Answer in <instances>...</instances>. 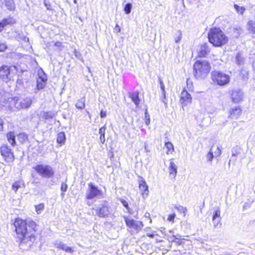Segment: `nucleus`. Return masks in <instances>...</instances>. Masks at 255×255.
Instances as JSON below:
<instances>
[{
  "label": "nucleus",
  "instance_id": "f257e3e1",
  "mask_svg": "<svg viewBox=\"0 0 255 255\" xmlns=\"http://www.w3.org/2000/svg\"><path fill=\"white\" fill-rule=\"evenodd\" d=\"M13 225L20 242V248L25 251L29 250L36 239L34 234L37 227L36 223L29 219L23 220L18 218Z\"/></svg>",
  "mask_w": 255,
  "mask_h": 255
},
{
  "label": "nucleus",
  "instance_id": "f03ea898",
  "mask_svg": "<svg viewBox=\"0 0 255 255\" xmlns=\"http://www.w3.org/2000/svg\"><path fill=\"white\" fill-rule=\"evenodd\" d=\"M208 37L209 42L216 47H221L226 44L228 40L225 33L218 28L211 29Z\"/></svg>",
  "mask_w": 255,
  "mask_h": 255
},
{
  "label": "nucleus",
  "instance_id": "7ed1b4c3",
  "mask_svg": "<svg viewBox=\"0 0 255 255\" xmlns=\"http://www.w3.org/2000/svg\"><path fill=\"white\" fill-rule=\"evenodd\" d=\"M210 69L211 66L208 61L197 60L193 65L194 77L197 80H203L206 77Z\"/></svg>",
  "mask_w": 255,
  "mask_h": 255
},
{
  "label": "nucleus",
  "instance_id": "20e7f679",
  "mask_svg": "<svg viewBox=\"0 0 255 255\" xmlns=\"http://www.w3.org/2000/svg\"><path fill=\"white\" fill-rule=\"evenodd\" d=\"M16 71V67L14 65H2L0 67V79L6 83L13 81Z\"/></svg>",
  "mask_w": 255,
  "mask_h": 255
},
{
  "label": "nucleus",
  "instance_id": "39448f33",
  "mask_svg": "<svg viewBox=\"0 0 255 255\" xmlns=\"http://www.w3.org/2000/svg\"><path fill=\"white\" fill-rule=\"evenodd\" d=\"M211 79L217 85L223 86L230 81V76L221 71L214 70L211 72Z\"/></svg>",
  "mask_w": 255,
  "mask_h": 255
},
{
  "label": "nucleus",
  "instance_id": "423d86ee",
  "mask_svg": "<svg viewBox=\"0 0 255 255\" xmlns=\"http://www.w3.org/2000/svg\"><path fill=\"white\" fill-rule=\"evenodd\" d=\"M33 169L39 175L45 178H51L55 173L53 168L47 164H39L33 167Z\"/></svg>",
  "mask_w": 255,
  "mask_h": 255
},
{
  "label": "nucleus",
  "instance_id": "0eeeda50",
  "mask_svg": "<svg viewBox=\"0 0 255 255\" xmlns=\"http://www.w3.org/2000/svg\"><path fill=\"white\" fill-rule=\"evenodd\" d=\"M1 156L7 163H11L14 160V155L11 148L5 144H3L0 148Z\"/></svg>",
  "mask_w": 255,
  "mask_h": 255
},
{
  "label": "nucleus",
  "instance_id": "6e6552de",
  "mask_svg": "<svg viewBox=\"0 0 255 255\" xmlns=\"http://www.w3.org/2000/svg\"><path fill=\"white\" fill-rule=\"evenodd\" d=\"M88 186L89 188L86 193V198L87 199H92L102 195V191L92 183H90Z\"/></svg>",
  "mask_w": 255,
  "mask_h": 255
},
{
  "label": "nucleus",
  "instance_id": "1a4fd4ad",
  "mask_svg": "<svg viewBox=\"0 0 255 255\" xmlns=\"http://www.w3.org/2000/svg\"><path fill=\"white\" fill-rule=\"evenodd\" d=\"M32 100L31 97L25 98L17 97V110L27 109L32 104Z\"/></svg>",
  "mask_w": 255,
  "mask_h": 255
},
{
  "label": "nucleus",
  "instance_id": "9d476101",
  "mask_svg": "<svg viewBox=\"0 0 255 255\" xmlns=\"http://www.w3.org/2000/svg\"><path fill=\"white\" fill-rule=\"evenodd\" d=\"M124 219L128 227L133 228L136 231H140L143 226L142 222L135 221L131 218L124 217Z\"/></svg>",
  "mask_w": 255,
  "mask_h": 255
},
{
  "label": "nucleus",
  "instance_id": "9b49d317",
  "mask_svg": "<svg viewBox=\"0 0 255 255\" xmlns=\"http://www.w3.org/2000/svg\"><path fill=\"white\" fill-rule=\"evenodd\" d=\"M96 214L100 218H105L109 214V207L105 205L102 204L95 209Z\"/></svg>",
  "mask_w": 255,
  "mask_h": 255
},
{
  "label": "nucleus",
  "instance_id": "f8f14e48",
  "mask_svg": "<svg viewBox=\"0 0 255 255\" xmlns=\"http://www.w3.org/2000/svg\"><path fill=\"white\" fill-rule=\"evenodd\" d=\"M231 98L232 101L235 103L241 102L243 98V92L240 89H236L232 91Z\"/></svg>",
  "mask_w": 255,
  "mask_h": 255
},
{
  "label": "nucleus",
  "instance_id": "ddd939ff",
  "mask_svg": "<svg viewBox=\"0 0 255 255\" xmlns=\"http://www.w3.org/2000/svg\"><path fill=\"white\" fill-rule=\"evenodd\" d=\"M191 95L186 90H183L181 93L180 102L183 106H186L191 102Z\"/></svg>",
  "mask_w": 255,
  "mask_h": 255
},
{
  "label": "nucleus",
  "instance_id": "4468645a",
  "mask_svg": "<svg viewBox=\"0 0 255 255\" xmlns=\"http://www.w3.org/2000/svg\"><path fill=\"white\" fill-rule=\"evenodd\" d=\"M139 189L142 195L143 198L147 197L149 192L148 187L145 181L142 178L139 182Z\"/></svg>",
  "mask_w": 255,
  "mask_h": 255
},
{
  "label": "nucleus",
  "instance_id": "2eb2a0df",
  "mask_svg": "<svg viewBox=\"0 0 255 255\" xmlns=\"http://www.w3.org/2000/svg\"><path fill=\"white\" fill-rule=\"evenodd\" d=\"M47 82V78L46 77L45 75L43 74L42 76H40L39 75V77L37 79L36 81V88L37 91H39L41 89H43L46 84Z\"/></svg>",
  "mask_w": 255,
  "mask_h": 255
},
{
  "label": "nucleus",
  "instance_id": "dca6fc26",
  "mask_svg": "<svg viewBox=\"0 0 255 255\" xmlns=\"http://www.w3.org/2000/svg\"><path fill=\"white\" fill-rule=\"evenodd\" d=\"M210 52L209 48L206 43L201 44L198 50V56L200 57H205Z\"/></svg>",
  "mask_w": 255,
  "mask_h": 255
},
{
  "label": "nucleus",
  "instance_id": "f3484780",
  "mask_svg": "<svg viewBox=\"0 0 255 255\" xmlns=\"http://www.w3.org/2000/svg\"><path fill=\"white\" fill-rule=\"evenodd\" d=\"M230 117L233 119H237L241 114L242 110L240 106H236L230 110Z\"/></svg>",
  "mask_w": 255,
  "mask_h": 255
},
{
  "label": "nucleus",
  "instance_id": "a211bd4d",
  "mask_svg": "<svg viewBox=\"0 0 255 255\" xmlns=\"http://www.w3.org/2000/svg\"><path fill=\"white\" fill-rule=\"evenodd\" d=\"M248 30L253 38H255V15L247 23Z\"/></svg>",
  "mask_w": 255,
  "mask_h": 255
},
{
  "label": "nucleus",
  "instance_id": "6ab92c4d",
  "mask_svg": "<svg viewBox=\"0 0 255 255\" xmlns=\"http://www.w3.org/2000/svg\"><path fill=\"white\" fill-rule=\"evenodd\" d=\"M139 92L136 91L135 93H129V97L131 99V101L134 103L136 107H138L140 101L139 98Z\"/></svg>",
  "mask_w": 255,
  "mask_h": 255
},
{
  "label": "nucleus",
  "instance_id": "aec40b11",
  "mask_svg": "<svg viewBox=\"0 0 255 255\" xmlns=\"http://www.w3.org/2000/svg\"><path fill=\"white\" fill-rule=\"evenodd\" d=\"M177 167L175 163L171 161L170 162V165L169 166V173L170 176H172L173 178H175L177 174Z\"/></svg>",
  "mask_w": 255,
  "mask_h": 255
},
{
  "label": "nucleus",
  "instance_id": "412c9836",
  "mask_svg": "<svg viewBox=\"0 0 255 255\" xmlns=\"http://www.w3.org/2000/svg\"><path fill=\"white\" fill-rule=\"evenodd\" d=\"M7 139L12 146L16 145L15 135L13 132H9L6 134Z\"/></svg>",
  "mask_w": 255,
  "mask_h": 255
},
{
  "label": "nucleus",
  "instance_id": "4be33fe9",
  "mask_svg": "<svg viewBox=\"0 0 255 255\" xmlns=\"http://www.w3.org/2000/svg\"><path fill=\"white\" fill-rule=\"evenodd\" d=\"M12 97H8V98H3L1 101H0V105L4 107L5 109H8L9 107V104L10 103V100L11 99Z\"/></svg>",
  "mask_w": 255,
  "mask_h": 255
},
{
  "label": "nucleus",
  "instance_id": "5701e85b",
  "mask_svg": "<svg viewBox=\"0 0 255 255\" xmlns=\"http://www.w3.org/2000/svg\"><path fill=\"white\" fill-rule=\"evenodd\" d=\"M10 100V103L8 110H17V97H12Z\"/></svg>",
  "mask_w": 255,
  "mask_h": 255
},
{
  "label": "nucleus",
  "instance_id": "b1692460",
  "mask_svg": "<svg viewBox=\"0 0 255 255\" xmlns=\"http://www.w3.org/2000/svg\"><path fill=\"white\" fill-rule=\"evenodd\" d=\"M65 134L64 132L61 131L57 134V142L59 144H64L65 142Z\"/></svg>",
  "mask_w": 255,
  "mask_h": 255
},
{
  "label": "nucleus",
  "instance_id": "393cba45",
  "mask_svg": "<svg viewBox=\"0 0 255 255\" xmlns=\"http://www.w3.org/2000/svg\"><path fill=\"white\" fill-rule=\"evenodd\" d=\"M75 107L77 109L82 110L85 107V99L83 97L78 100L77 102L75 104Z\"/></svg>",
  "mask_w": 255,
  "mask_h": 255
},
{
  "label": "nucleus",
  "instance_id": "a878e982",
  "mask_svg": "<svg viewBox=\"0 0 255 255\" xmlns=\"http://www.w3.org/2000/svg\"><path fill=\"white\" fill-rule=\"evenodd\" d=\"M23 185V183L21 181H16L14 182L12 185V190L14 191L15 193L17 192V191L22 187Z\"/></svg>",
  "mask_w": 255,
  "mask_h": 255
},
{
  "label": "nucleus",
  "instance_id": "bb28decb",
  "mask_svg": "<svg viewBox=\"0 0 255 255\" xmlns=\"http://www.w3.org/2000/svg\"><path fill=\"white\" fill-rule=\"evenodd\" d=\"M245 58L241 53H238L236 56V63L238 65H241L244 63Z\"/></svg>",
  "mask_w": 255,
  "mask_h": 255
},
{
  "label": "nucleus",
  "instance_id": "cd10ccee",
  "mask_svg": "<svg viewBox=\"0 0 255 255\" xmlns=\"http://www.w3.org/2000/svg\"><path fill=\"white\" fill-rule=\"evenodd\" d=\"M165 146L167 149L166 153L167 154H171L172 153L173 151H174V147L172 143L170 142H165Z\"/></svg>",
  "mask_w": 255,
  "mask_h": 255
},
{
  "label": "nucleus",
  "instance_id": "c85d7f7f",
  "mask_svg": "<svg viewBox=\"0 0 255 255\" xmlns=\"http://www.w3.org/2000/svg\"><path fill=\"white\" fill-rule=\"evenodd\" d=\"M5 6L9 10H13L14 9V4L12 0H6L5 3Z\"/></svg>",
  "mask_w": 255,
  "mask_h": 255
},
{
  "label": "nucleus",
  "instance_id": "c756f323",
  "mask_svg": "<svg viewBox=\"0 0 255 255\" xmlns=\"http://www.w3.org/2000/svg\"><path fill=\"white\" fill-rule=\"evenodd\" d=\"M241 153L240 149L239 147L236 146L232 149V156L231 158L234 157H237L239 154Z\"/></svg>",
  "mask_w": 255,
  "mask_h": 255
},
{
  "label": "nucleus",
  "instance_id": "7c9ffc66",
  "mask_svg": "<svg viewBox=\"0 0 255 255\" xmlns=\"http://www.w3.org/2000/svg\"><path fill=\"white\" fill-rule=\"evenodd\" d=\"M213 147L212 146L209 152L206 155V159L207 161L209 162H211L213 160V159L214 158V154H213Z\"/></svg>",
  "mask_w": 255,
  "mask_h": 255
},
{
  "label": "nucleus",
  "instance_id": "2f4dec72",
  "mask_svg": "<svg viewBox=\"0 0 255 255\" xmlns=\"http://www.w3.org/2000/svg\"><path fill=\"white\" fill-rule=\"evenodd\" d=\"M43 116L46 120L52 119L55 116V114L53 112L49 111L45 112Z\"/></svg>",
  "mask_w": 255,
  "mask_h": 255
},
{
  "label": "nucleus",
  "instance_id": "473e14b6",
  "mask_svg": "<svg viewBox=\"0 0 255 255\" xmlns=\"http://www.w3.org/2000/svg\"><path fill=\"white\" fill-rule=\"evenodd\" d=\"M248 71L245 69H242L240 71V75L244 80H247L248 79Z\"/></svg>",
  "mask_w": 255,
  "mask_h": 255
},
{
  "label": "nucleus",
  "instance_id": "72a5a7b5",
  "mask_svg": "<svg viewBox=\"0 0 255 255\" xmlns=\"http://www.w3.org/2000/svg\"><path fill=\"white\" fill-rule=\"evenodd\" d=\"M132 4L130 3H127L124 7V11L126 14H128L130 13L132 8Z\"/></svg>",
  "mask_w": 255,
  "mask_h": 255
},
{
  "label": "nucleus",
  "instance_id": "f704fd0d",
  "mask_svg": "<svg viewBox=\"0 0 255 255\" xmlns=\"http://www.w3.org/2000/svg\"><path fill=\"white\" fill-rule=\"evenodd\" d=\"M54 245L55 247L58 248L59 249L63 250L65 248L66 246L65 244H64L61 241H56L54 243Z\"/></svg>",
  "mask_w": 255,
  "mask_h": 255
},
{
  "label": "nucleus",
  "instance_id": "c9c22d12",
  "mask_svg": "<svg viewBox=\"0 0 255 255\" xmlns=\"http://www.w3.org/2000/svg\"><path fill=\"white\" fill-rule=\"evenodd\" d=\"M35 211L38 214H39L44 209V205L43 203H40L37 205H35Z\"/></svg>",
  "mask_w": 255,
  "mask_h": 255
},
{
  "label": "nucleus",
  "instance_id": "e433bc0d",
  "mask_svg": "<svg viewBox=\"0 0 255 255\" xmlns=\"http://www.w3.org/2000/svg\"><path fill=\"white\" fill-rule=\"evenodd\" d=\"M175 208L178 210L180 213H183L185 216L186 212H187V209L181 205L175 206Z\"/></svg>",
  "mask_w": 255,
  "mask_h": 255
},
{
  "label": "nucleus",
  "instance_id": "4c0bfd02",
  "mask_svg": "<svg viewBox=\"0 0 255 255\" xmlns=\"http://www.w3.org/2000/svg\"><path fill=\"white\" fill-rule=\"evenodd\" d=\"M221 219L220 210L219 207H217V209L214 212L212 220H215V219Z\"/></svg>",
  "mask_w": 255,
  "mask_h": 255
},
{
  "label": "nucleus",
  "instance_id": "58836bf2",
  "mask_svg": "<svg viewBox=\"0 0 255 255\" xmlns=\"http://www.w3.org/2000/svg\"><path fill=\"white\" fill-rule=\"evenodd\" d=\"M61 190L62 191V193L61 194V197L64 196V193L63 192H66L68 189V185L66 183L62 182L61 185Z\"/></svg>",
  "mask_w": 255,
  "mask_h": 255
},
{
  "label": "nucleus",
  "instance_id": "ea45409f",
  "mask_svg": "<svg viewBox=\"0 0 255 255\" xmlns=\"http://www.w3.org/2000/svg\"><path fill=\"white\" fill-rule=\"evenodd\" d=\"M234 7L236 9V10L241 14H243L246 10V9L244 7L240 6L237 4H234Z\"/></svg>",
  "mask_w": 255,
  "mask_h": 255
},
{
  "label": "nucleus",
  "instance_id": "a19ab883",
  "mask_svg": "<svg viewBox=\"0 0 255 255\" xmlns=\"http://www.w3.org/2000/svg\"><path fill=\"white\" fill-rule=\"evenodd\" d=\"M9 22L8 21V19H3L0 22V32H1L4 26L8 24Z\"/></svg>",
  "mask_w": 255,
  "mask_h": 255
},
{
  "label": "nucleus",
  "instance_id": "79ce46f5",
  "mask_svg": "<svg viewBox=\"0 0 255 255\" xmlns=\"http://www.w3.org/2000/svg\"><path fill=\"white\" fill-rule=\"evenodd\" d=\"M176 37H175V42L176 43L179 42L182 38V33L180 30L177 31V33L175 34Z\"/></svg>",
  "mask_w": 255,
  "mask_h": 255
},
{
  "label": "nucleus",
  "instance_id": "37998d69",
  "mask_svg": "<svg viewBox=\"0 0 255 255\" xmlns=\"http://www.w3.org/2000/svg\"><path fill=\"white\" fill-rule=\"evenodd\" d=\"M144 117H145V123L146 125H149L150 124V116L148 113L147 110L146 109L144 112Z\"/></svg>",
  "mask_w": 255,
  "mask_h": 255
},
{
  "label": "nucleus",
  "instance_id": "c03bdc74",
  "mask_svg": "<svg viewBox=\"0 0 255 255\" xmlns=\"http://www.w3.org/2000/svg\"><path fill=\"white\" fill-rule=\"evenodd\" d=\"M16 87L19 88L21 87H23V84H24L23 79L22 78H20L19 76H18V77L16 82Z\"/></svg>",
  "mask_w": 255,
  "mask_h": 255
},
{
  "label": "nucleus",
  "instance_id": "a18cd8bd",
  "mask_svg": "<svg viewBox=\"0 0 255 255\" xmlns=\"http://www.w3.org/2000/svg\"><path fill=\"white\" fill-rule=\"evenodd\" d=\"M158 81L159 83L160 88L161 90V92H162V93H163L164 92H165V86L161 78L160 77H158Z\"/></svg>",
  "mask_w": 255,
  "mask_h": 255
},
{
  "label": "nucleus",
  "instance_id": "49530a36",
  "mask_svg": "<svg viewBox=\"0 0 255 255\" xmlns=\"http://www.w3.org/2000/svg\"><path fill=\"white\" fill-rule=\"evenodd\" d=\"M222 146H218L217 147V149L214 151L215 155L216 156H219L221 155L222 153Z\"/></svg>",
  "mask_w": 255,
  "mask_h": 255
},
{
  "label": "nucleus",
  "instance_id": "de8ad7c7",
  "mask_svg": "<svg viewBox=\"0 0 255 255\" xmlns=\"http://www.w3.org/2000/svg\"><path fill=\"white\" fill-rule=\"evenodd\" d=\"M7 49V45L5 43H0V52H4Z\"/></svg>",
  "mask_w": 255,
  "mask_h": 255
},
{
  "label": "nucleus",
  "instance_id": "09e8293b",
  "mask_svg": "<svg viewBox=\"0 0 255 255\" xmlns=\"http://www.w3.org/2000/svg\"><path fill=\"white\" fill-rule=\"evenodd\" d=\"M120 201L122 203V204H123V205L127 209V210H129V206H128V202L125 200V199H120Z\"/></svg>",
  "mask_w": 255,
  "mask_h": 255
},
{
  "label": "nucleus",
  "instance_id": "8fccbe9b",
  "mask_svg": "<svg viewBox=\"0 0 255 255\" xmlns=\"http://www.w3.org/2000/svg\"><path fill=\"white\" fill-rule=\"evenodd\" d=\"M20 138H22L23 141H26L28 139V136L26 133H21L19 134Z\"/></svg>",
  "mask_w": 255,
  "mask_h": 255
},
{
  "label": "nucleus",
  "instance_id": "3c124183",
  "mask_svg": "<svg viewBox=\"0 0 255 255\" xmlns=\"http://www.w3.org/2000/svg\"><path fill=\"white\" fill-rule=\"evenodd\" d=\"M44 5L46 6L47 9H48V10L51 9V5L49 1H47V0H44Z\"/></svg>",
  "mask_w": 255,
  "mask_h": 255
},
{
  "label": "nucleus",
  "instance_id": "603ef678",
  "mask_svg": "<svg viewBox=\"0 0 255 255\" xmlns=\"http://www.w3.org/2000/svg\"><path fill=\"white\" fill-rule=\"evenodd\" d=\"M106 128L105 126H104L99 129V133L100 134V135H105Z\"/></svg>",
  "mask_w": 255,
  "mask_h": 255
},
{
  "label": "nucleus",
  "instance_id": "864d4df0",
  "mask_svg": "<svg viewBox=\"0 0 255 255\" xmlns=\"http://www.w3.org/2000/svg\"><path fill=\"white\" fill-rule=\"evenodd\" d=\"M63 251H65V252L69 253L72 254L73 253V250H72V248L70 247H67L66 246L65 248L64 249Z\"/></svg>",
  "mask_w": 255,
  "mask_h": 255
},
{
  "label": "nucleus",
  "instance_id": "5fc2aeb1",
  "mask_svg": "<svg viewBox=\"0 0 255 255\" xmlns=\"http://www.w3.org/2000/svg\"><path fill=\"white\" fill-rule=\"evenodd\" d=\"M175 217V215L174 214H170L169 215L167 220L169 221H173L174 218Z\"/></svg>",
  "mask_w": 255,
  "mask_h": 255
},
{
  "label": "nucleus",
  "instance_id": "6e6d98bb",
  "mask_svg": "<svg viewBox=\"0 0 255 255\" xmlns=\"http://www.w3.org/2000/svg\"><path fill=\"white\" fill-rule=\"evenodd\" d=\"M74 55L75 57L78 59H80L81 57V55L79 52L77 51L76 49L74 51Z\"/></svg>",
  "mask_w": 255,
  "mask_h": 255
},
{
  "label": "nucleus",
  "instance_id": "4d7b16f0",
  "mask_svg": "<svg viewBox=\"0 0 255 255\" xmlns=\"http://www.w3.org/2000/svg\"><path fill=\"white\" fill-rule=\"evenodd\" d=\"M166 99V93L164 92L163 93L161 92V100L162 102L164 103L165 104H167L165 102L164 100Z\"/></svg>",
  "mask_w": 255,
  "mask_h": 255
},
{
  "label": "nucleus",
  "instance_id": "13d9d810",
  "mask_svg": "<svg viewBox=\"0 0 255 255\" xmlns=\"http://www.w3.org/2000/svg\"><path fill=\"white\" fill-rule=\"evenodd\" d=\"M106 111H103V110H102L101 111V112H100V117L101 118H104L105 117H106Z\"/></svg>",
  "mask_w": 255,
  "mask_h": 255
},
{
  "label": "nucleus",
  "instance_id": "bf43d9fd",
  "mask_svg": "<svg viewBox=\"0 0 255 255\" xmlns=\"http://www.w3.org/2000/svg\"><path fill=\"white\" fill-rule=\"evenodd\" d=\"M212 221H213V223L214 226L216 227L217 226V225L218 224V223L220 222L221 219H215V220H212Z\"/></svg>",
  "mask_w": 255,
  "mask_h": 255
},
{
  "label": "nucleus",
  "instance_id": "052dcab7",
  "mask_svg": "<svg viewBox=\"0 0 255 255\" xmlns=\"http://www.w3.org/2000/svg\"><path fill=\"white\" fill-rule=\"evenodd\" d=\"M114 30L117 32H120L121 31V28L118 24L116 25Z\"/></svg>",
  "mask_w": 255,
  "mask_h": 255
},
{
  "label": "nucleus",
  "instance_id": "680f3d73",
  "mask_svg": "<svg viewBox=\"0 0 255 255\" xmlns=\"http://www.w3.org/2000/svg\"><path fill=\"white\" fill-rule=\"evenodd\" d=\"M54 46L58 47H60L62 46V43L59 41H57L55 43Z\"/></svg>",
  "mask_w": 255,
  "mask_h": 255
},
{
  "label": "nucleus",
  "instance_id": "e2e57ef3",
  "mask_svg": "<svg viewBox=\"0 0 255 255\" xmlns=\"http://www.w3.org/2000/svg\"><path fill=\"white\" fill-rule=\"evenodd\" d=\"M100 139L102 143H104L105 141V135H100Z\"/></svg>",
  "mask_w": 255,
  "mask_h": 255
},
{
  "label": "nucleus",
  "instance_id": "0e129e2a",
  "mask_svg": "<svg viewBox=\"0 0 255 255\" xmlns=\"http://www.w3.org/2000/svg\"><path fill=\"white\" fill-rule=\"evenodd\" d=\"M146 236L148 237H150L151 238H153L154 237V234L153 233H147L146 234Z\"/></svg>",
  "mask_w": 255,
  "mask_h": 255
},
{
  "label": "nucleus",
  "instance_id": "69168bd1",
  "mask_svg": "<svg viewBox=\"0 0 255 255\" xmlns=\"http://www.w3.org/2000/svg\"><path fill=\"white\" fill-rule=\"evenodd\" d=\"M3 128V121L0 118V130Z\"/></svg>",
  "mask_w": 255,
  "mask_h": 255
},
{
  "label": "nucleus",
  "instance_id": "338daca9",
  "mask_svg": "<svg viewBox=\"0 0 255 255\" xmlns=\"http://www.w3.org/2000/svg\"><path fill=\"white\" fill-rule=\"evenodd\" d=\"M145 217L149 218L150 217V214L148 212H146L144 215Z\"/></svg>",
  "mask_w": 255,
  "mask_h": 255
},
{
  "label": "nucleus",
  "instance_id": "774afa93",
  "mask_svg": "<svg viewBox=\"0 0 255 255\" xmlns=\"http://www.w3.org/2000/svg\"><path fill=\"white\" fill-rule=\"evenodd\" d=\"M231 159V160H233V161H236L237 160V157H233V158H231V159Z\"/></svg>",
  "mask_w": 255,
  "mask_h": 255
}]
</instances>
